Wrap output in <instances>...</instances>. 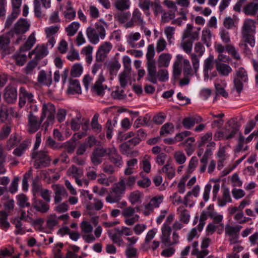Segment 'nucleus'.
I'll use <instances>...</instances> for the list:
<instances>
[{
	"instance_id": "51",
	"label": "nucleus",
	"mask_w": 258,
	"mask_h": 258,
	"mask_svg": "<svg viewBox=\"0 0 258 258\" xmlns=\"http://www.w3.org/2000/svg\"><path fill=\"white\" fill-rule=\"evenodd\" d=\"M19 142V140L16 134L11 135L9 139L7 142V144L5 145V149L9 151L11 150L17 145V143Z\"/></svg>"
},
{
	"instance_id": "3",
	"label": "nucleus",
	"mask_w": 258,
	"mask_h": 258,
	"mask_svg": "<svg viewBox=\"0 0 258 258\" xmlns=\"http://www.w3.org/2000/svg\"><path fill=\"white\" fill-rule=\"evenodd\" d=\"M256 21L250 19L244 20L241 30L242 38L245 42L248 43L251 47L255 44L253 33L255 31Z\"/></svg>"
},
{
	"instance_id": "45",
	"label": "nucleus",
	"mask_w": 258,
	"mask_h": 258,
	"mask_svg": "<svg viewBox=\"0 0 258 258\" xmlns=\"http://www.w3.org/2000/svg\"><path fill=\"white\" fill-rule=\"evenodd\" d=\"M195 40L190 39H183L180 43V47L187 54H190L192 51V44Z\"/></svg>"
},
{
	"instance_id": "43",
	"label": "nucleus",
	"mask_w": 258,
	"mask_h": 258,
	"mask_svg": "<svg viewBox=\"0 0 258 258\" xmlns=\"http://www.w3.org/2000/svg\"><path fill=\"white\" fill-rule=\"evenodd\" d=\"M36 38L33 34H31L28 37L25 43L21 47V51H26L31 49L34 44L35 43Z\"/></svg>"
},
{
	"instance_id": "41",
	"label": "nucleus",
	"mask_w": 258,
	"mask_h": 258,
	"mask_svg": "<svg viewBox=\"0 0 258 258\" xmlns=\"http://www.w3.org/2000/svg\"><path fill=\"white\" fill-rule=\"evenodd\" d=\"M138 160L136 158H133L126 162V168L124 170V174L130 175L134 172L135 166L137 165Z\"/></svg>"
},
{
	"instance_id": "32",
	"label": "nucleus",
	"mask_w": 258,
	"mask_h": 258,
	"mask_svg": "<svg viewBox=\"0 0 258 258\" xmlns=\"http://www.w3.org/2000/svg\"><path fill=\"white\" fill-rule=\"evenodd\" d=\"M10 40L6 36H0V51L5 55L9 54Z\"/></svg>"
},
{
	"instance_id": "31",
	"label": "nucleus",
	"mask_w": 258,
	"mask_h": 258,
	"mask_svg": "<svg viewBox=\"0 0 258 258\" xmlns=\"http://www.w3.org/2000/svg\"><path fill=\"white\" fill-rule=\"evenodd\" d=\"M68 91L71 94H81V88L79 81L77 79H71Z\"/></svg>"
},
{
	"instance_id": "6",
	"label": "nucleus",
	"mask_w": 258,
	"mask_h": 258,
	"mask_svg": "<svg viewBox=\"0 0 258 258\" xmlns=\"http://www.w3.org/2000/svg\"><path fill=\"white\" fill-rule=\"evenodd\" d=\"M248 77L247 71L243 67L239 68L235 71L233 78L234 88L238 93L243 90V83H247Z\"/></svg>"
},
{
	"instance_id": "19",
	"label": "nucleus",
	"mask_w": 258,
	"mask_h": 258,
	"mask_svg": "<svg viewBox=\"0 0 258 258\" xmlns=\"http://www.w3.org/2000/svg\"><path fill=\"white\" fill-rule=\"evenodd\" d=\"M203 120L202 118L198 114L185 117L182 120L183 126L186 129H190L196 123H199Z\"/></svg>"
},
{
	"instance_id": "12",
	"label": "nucleus",
	"mask_w": 258,
	"mask_h": 258,
	"mask_svg": "<svg viewBox=\"0 0 258 258\" xmlns=\"http://www.w3.org/2000/svg\"><path fill=\"white\" fill-rule=\"evenodd\" d=\"M112 48V44L108 41L104 42L99 47L96 54V62H102Z\"/></svg>"
},
{
	"instance_id": "29",
	"label": "nucleus",
	"mask_w": 258,
	"mask_h": 258,
	"mask_svg": "<svg viewBox=\"0 0 258 258\" xmlns=\"http://www.w3.org/2000/svg\"><path fill=\"white\" fill-rule=\"evenodd\" d=\"M46 202L41 200H36L32 204V207L38 212L45 213L48 211L49 206Z\"/></svg>"
},
{
	"instance_id": "42",
	"label": "nucleus",
	"mask_w": 258,
	"mask_h": 258,
	"mask_svg": "<svg viewBox=\"0 0 258 258\" xmlns=\"http://www.w3.org/2000/svg\"><path fill=\"white\" fill-rule=\"evenodd\" d=\"M150 160L151 156L148 155H145L140 163L141 168L147 173H150L151 171Z\"/></svg>"
},
{
	"instance_id": "36",
	"label": "nucleus",
	"mask_w": 258,
	"mask_h": 258,
	"mask_svg": "<svg viewBox=\"0 0 258 258\" xmlns=\"http://www.w3.org/2000/svg\"><path fill=\"white\" fill-rule=\"evenodd\" d=\"M142 15L140 11L138 9H136L133 11L132 19L135 22L136 25L141 26V29H143L145 22Z\"/></svg>"
},
{
	"instance_id": "64",
	"label": "nucleus",
	"mask_w": 258,
	"mask_h": 258,
	"mask_svg": "<svg viewBox=\"0 0 258 258\" xmlns=\"http://www.w3.org/2000/svg\"><path fill=\"white\" fill-rule=\"evenodd\" d=\"M213 62L214 56L212 55H210L204 60L203 70L211 71L214 67Z\"/></svg>"
},
{
	"instance_id": "39",
	"label": "nucleus",
	"mask_w": 258,
	"mask_h": 258,
	"mask_svg": "<svg viewBox=\"0 0 258 258\" xmlns=\"http://www.w3.org/2000/svg\"><path fill=\"white\" fill-rule=\"evenodd\" d=\"M183 59V56L181 54L176 55V60L173 64V73L175 77L179 76L181 73V63Z\"/></svg>"
},
{
	"instance_id": "55",
	"label": "nucleus",
	"mask_w": 258,
	"mask_h": 258,
	"mask_svg": "<svg viewBox=\"0 0 258 258\" xmlns=\"http://www.w3.org/2000/svg\"><path fill=\"white\" fill-rule=\"evenodd\" d=\"M208 216L213 219V223L219 224L221 226H224V224L221 223L223 218L222 215L218 214L216 212L212 211L208 212Z\"/></svg>"
},
{
	"instance_id": "27",
	"label": "nucleus",
	"mask_w": 258,
	"mask_h": 258,
	"mask_svg": "<svg viewBox=\"0 0 258 258\" xmlns=\"http://www.w3.org/2000/svg\"><path fill=\"white\" fill-rule=\"evenodd\" d=\"M17 98V90L14 87H7L4 94V98L9 103L14 102Z\"/></svg>"
},
{
	"instance_id": "26",
	"label": "nucleus",
	"mask_w": 258,
	"mask_h": 258,
	"mask_svg": "<svg viewBox=\"0 0 258 258\" xmlns=\"http://www.w3.org/2000/svg\"><path fill=\"white\" fill-rule=\"evenodd\" d=\"M193 26L191 24H188L185 30L183 31L182 39H190L193 40H198L199 37V31L192 32Z\"/></svg>"
},
{
	"instance_id": "7",
	"label": "nucleus",
	"mask_w": 258,
	"mask_h": 258,
	"mask_svg": "<svg viewBox=\"0 0 258 258\" xmlns=\"http://www.w3.org/2000/svg\"><path fill=\"white\" fill-rule=\"evenodd\" d=\"M240 124L235 118L230 119L227 123L224 133H220L224 137V140H230L234 137L235 135L240 132Z\"/></svg>"
},
{
	"instance_id": "20",
	"label": "nucleus",
	"mask_w": 258,
	"mask_h": 258,
	"mask_svg": "<svg viewBox=\"0 0 258 258\" xmlns=\"http://www.w3.org/2000/svg\"><path fill=\"white\" fill-rule=\"evenodd\" d=\"M52 188L54 191V202L55 203H59L63 198L67 197V191L63 186L54 184L52 185Z\"/></svg>"
},
{
	"instance_id": "57",
	"label": "nucleus",
	"mask_w": 258,
	"mask_h": 258,
	"mask_svg": "<svg viewBox=\"0 0 258 258\" xmlns=\"http://www.w3.org/2000/svg\"><path fill=\"white\" fill-rule=\"evenodd\" d=\"M61 148L64 149V152L67 153H73L76 148V145L73 141H68L60 145Z\"/></svg>"
},
{
	"instance_id": "33",
	"label": "nucleus",
	"mask_w": 258,
	"mask_h": 258,
	"mask_svg": "<svg viewBox=\"0 0 258 258\" xmlns=\"http://www.w3.org/2000/svg\"><path fill=\"white\" fill-rule=\"evenodd\" d=\"M177 214L179 220L180 222L187 224L190 219L189 212L183 206H180L177 208Z\"/></svg>"
},
{
	"instance_id": "10",
	"label": "nucleus",
	"mask_w": 258,
	"mask_h": 258,
	"mask_svg": "<svg viewBox=\"0 0 258 258\" xmlns=\"http://www.w3.org/2000/svg\"><path fill=\"white\" fill-rule=\"evenodd\" d=\"M194 49L196 54L191 53L190 56L193 68L197 73L200 66V58L203 55L205 49L201 42H198L196 43Z\"/></svg>"
},
{
	"instance_id": "34",
	"label": "nucleus",
	"mask_w": 258,
	"mask_h": 258,
	"mask_svg": "<svg viewBox=\"0 0 258 258\" xmlns=\"http://www.w3.org/2000/svg\"><path fill=\"white\" fill-rule=\"evenodd\" d=\"M258 11V4L250 2L246 4L243 8V12L248 16H254Z\"/></svg>"
},
{
	"instance_id": "63",
	"label": "nucleus",
	"mask_w": 258,
	"mask_h": 258,
	"mask_svg": "<svg viewBox=\"0 0 258 258\" xmlns=\"http://www.w3.org/2000/svg\"><path fill=\"white\" fill-rule=\"evenodd\" d=\"M116 8L119 10L123 11L130 7L129 0H117L115 2Z\"/></svg>"
},
{
	"instance_id": "23",
	"label": "nucleus",
	"mask_w": 258,
	"mask_h": 258,
	"mask_svg": "<svg viewBox=\"0 0 258 258\" xmlns=\"http://www.w3.org/2000/svg\"><path fill=\"white\" fill-rule=\"evenodd\" d=\"M215 67L217 71L222 76H228L232 72V68L227 64L219 60H215Z\"/></svg>"
},
{
	"instance_id": "17",
	"label": "nucleus",
	"mask_w": 258,
	"mask_h": 258,
	"mask_svg": "<svg viewBox=\"0 0 258 258\" xmlns=\"http://www.w3.org/2000/svg\"><path fill=\"white\" fill-rule=\"evenodd\" d=\"M155 54V51L154 44H149L147 47V52L146 53L147 69L149 68V69L151 70L154 69L155 64H156V60L154 58Z\"/></svg>"
},
{
	"instance_id": "2",
	"label": "nucleus",
	"mask_w": 258,
	"mask_h": 258,
	"mask_svg": "<svg viewBox=\"0 0 258 258\" xmlns=\"http://www.w3.org/2000/svg\"><path fill=\"white\" fill-rule=\"evenodd\" d=\"M56 108L54 104L50 102L44 103L42 106L41 121L46 120L42 124V127L46 130L49 126L52 125L55 120Z\"/></svg>"
},
{
	"instance_id": "28",
	"label": "nucleus",
	"mask_w": 258,
	"mask_h": 258,
	"mask_svg": "<svg viewBox=\"0 0 258 258\" xmlns=\"http://www.w3.org/2000/svg\"><path fill=\"white\" fill-rule=\"evenodd\" d=\"M232 199L231 198L229 189L224 187L222 189V197L218 198V205L220 207H223L226 205L227 203H231Z\"/></svg>"
},
{
	"instance_id": "25",
	"label": "nucleus",
	"mask_w": 258,
	"mask_h": 258,
	"mask_svg": "<svg viewBox=\"0 0 258 258\" xmlns=\"http://www.w3.org/2000/svg\"><path fill=\"white\" fill-rule=\"evenodd\" d=\"M114 230V232H112L111 230L108 231V236L113 243L120 246L124 243L122 238V235L119 231V228H115Z\"/></svg>"
},
{
	"instance_id": "49",
	"label": "nucleus",
	"mask_w": 258,
	"mask_h": 258,
	"mask_svg": "<svg viewBox=\"0 0 258 258\" xmlns=\"http://www.w3.org/2000/svg\"><path fill=\"white\" fill-rule=\"evenodd\" d=\"M83 71V68L82 64L80 63H76L72 67L71 75L73 77H79L82 75Z\"/></svg>"
},
{
	"instance_id": "14",
	"label": "nucleus",
	"mask_w": 258,
	"mask_h": 258,
	"mask_svg": "<svg viewBox=\"0 0 258 258\" xmlns=\"http://www.w3.org/2000/svg\"><path fill=\"white\" fill-rule=\"evenodd\" d=\"M28 124L27 131L30 134H33L36 132L40 128L42 121L38 120L37 116L34 115L33 114H28Z\"/></svg>"
},
{
	"instance_id": "62",
	"label": "nucleus",
	"mask_w": 258,
	"mask_h": 258,
	"mask_svg": "<svg viewBox=\"0 0 258 258\" xmlns=\"http://www.w3.org/2000/svg\"><path fill=\"white\" fill-rule=\"evenodd\" d=\"M38 63V61L34 58L30 61L24 69L25 73L27 75L31 74L33 70L37 67Z\"/></svg>"
},
{
	"instance_id": "44",
	"label": "nucleus",
	"mask_w": 258,
	"mask_h": 258,
	"mask_svg": "<svg viewBox=\"0 0 258 258\" xmlns=\"http://www.w3.org/2000/svg\"><path fill=\"white\" fill-rule=\"evenodd\" d=\"M107 68L110 75L116 76L120 68V64L119 63L118 61L114 60L113 61L110 62L108 64Z\"/></svg>"
},
{
	"instance_id": "30",
	"label": "nucleus",
	"mask_w": 258,
	"mask_h": 258,
	"mask_svg": "<svg viewBox=\"0 0 258 258\" xmlns=\"http://www.w3.org/2000/svg\"><path fill=\"white\" fill-rule=\"evenodd\" d=\"M162 242L167 245L168 243H170V236L171 232V227L169 225L163 224L162 228Z\"/></svg>"
},
{
	"instance_id": "37",
	"label": "nucleus",
	"mask_w": 258,
	"mask_h": 258,
	"mask_svg": "<svg viewBox=\"0 0 258 258\" xmlns=\"http://www.w3.org/2000/svg\"><path fill=\"white\" fill-rule=\"evenodd\" d=\"M67 174L74 178H81L83 174V169L73 165L67 170Z\"/></svg>"
},
{
	"instance_id": "22",
	"label": "nucleus",
	"mask_w": 258,
	"mask_h": 258,
	"mask_svg": "<svg viewBox=\"0 0 258 258\" xmlns=\"http://www.w3.org/2000/svg\"><path fill=\"white\" fill-rule=\"evenodd\" d=\"M105 81V79L102 75L100 74L95 83L91 87V91L95 93L97 95L100 96L104 93V88L102 83Z\"/></svg>"
},
{
	"instance_id": "58",
	"label": "nucleus",
	"mask_w": 258,
	"mask_h": 258,
	"mask_svg": "<svg viewBox=\"0 0 258 258\" xmlns=\"http://www.w3.org/2000/svg\"><path fill=\"white\" fill-rule=\"evenodd\" d=\"M82 123V120L80 115L72 119L71 121V127L73 131H78L80 128V125Z\"/></svg>"
},
{
	"instance_id": "38",
	"label": "nucleus",
	"mask_w": 258,
	"mask_h": 258,
	"mask_svg": "<svg viewBox=\"0 0 258 258\" xmlns=\"http://www.w3.org/2000/svg\"><path fill=\"white\" fill-rule=\"evenodd\" d=\"M243 140L244 136H242L241 132H239V137L238 140V143L234 149V152L235 153H239L242 151H245L248 150V146L245 144Z\"/></svg>"
},
{
	"instance_id": "50",
	"label": "nucleus",
	"mask_w": 258,
	"mask_h": 258,
	"mask_svg": "<svg viewBox=\"0 0 258 258\" xmlns=\"http://www.w3.org/2000/svg\"><path fill=\"white\" fill-rule=\"evenodd\" d=\"M111 96L112 98L116 100H122L126 97L124 90L122 89L120 90L118 86L116 87L115 90L112 91Z\"/></svg>"
},
{
	"instance_id": "13",
	"label": "nucleus",
	"mask_w": 258,
	"mask_h": 258,
	"mask_svg": "<svg viewBox=\"0 0 258 258\" xmlns=\"http://www.w3.org/2000/svg\"><path fill=\"white\" fill-rule=\"evenodd\" d=\"M26 101H28V103L35 102L34 99V95L25 87H21L19 90V106L20 107H23L25 105Z\"/></svg>"
},
{
	"instance_id": "48",
	"label": "nucleus",
	"mask_w": 258,
	"mask_h": 258,
	"mask_svg": "<svg viewBox=\"0 0 258 258\" xmlns=\"http://www.w3.org/2000/svg\"><path fill=\"white\" fill-rule=\"evenodd\" d=\"M130 74V71H128V69L119 74L118 79L121 88H124L127 86V78Z\"/></svg>"
},
{
	"instance_id": "61",
	"label": "nucleus",
	"mask_w": 258,
	"mask_h": 258,
	"mask_svg": "<svg viewBox=\"0 0 258 258\" xmlns=\"http://www.w3.org/2000/svg\"><path fill=\"white\" fill-rule=\"evenodd\" d=\"M174 158L178 164L184 163L186 160L184 153L181 151H176L174 154Z\"/></svg>"
},
{
	"instance_id": "18",
	"label": "nucleus",
	"mask_w": 258,
	"mask_h": 258,
	"mask_svg": "<svg viewBox=\"0 0 258 258\" xmlns=\"http://www.w3.org/2000/svg\"><path fill=\"white\" fill-rule=\"evenodd\" d=\"M119 148L120 152L128 157H137L139 155L138 151L133 150V146L127 142L120 145Z\"/></svg>"
},
{
	"instance_id": "24",
	"label": "nucleus",
	"mask_w": 258,
	"mask_h": 258,
	"mask_svg": "<svg viewBox=\"0 0 258 258\" xmlns=\"http://www.w3.org/2000/svg\"><path fill=\"white\" fill-rule=\"evenodd\" d=\"M37 81L41 85L50 86L52 82L51 72L47 74L44 70L40 71L38 74Z\"/></svg>"
},
{
	"instance_id": "47",
	"label": "nucleus",
	"mask_w": 258,
	"mask_h": 258,
	"mask_svg": "<svg viewBox=\"0 0 258 258\" xmlns=\"http://www.w3.org/2000/svg\"><path fill=\"white\" fill-rule=\"evenodd\" d=\"M79 27V23L77 22H72L66 28V31L67 33V35L70 37L75 35Z\"/></svg>"
},
{
	"instance_id": "16",
	"label": "nucleus",
	"mask_w": 258,
	"mask_h": 258,
	"mask_svg": "<svg viewBox=\"0 0 258 258\" xmlns=\"http://www.w3.org/2000/svg\"><path fill=\"white\" fill-rule=\"evenodd\" d=\"M29 27L30 25L26 19H21L15 24L11 32L17 35L22 34L29 30Z\"/></svg>"
},
{
	"instance_id": "40",
	"label": "nucleus",
	"mask_w": 258,
	"mask_h": 258,
	"mask_svg": "<svg viewBox=\"0 0 258 258\" xmlns=\"http://www.w3.org/2000/svg\"><path fill=\"white\" fill-rule=\"evenodd\" d=\"M30 142L24 141L13 151V154L18 157H21L24 153L26 149L30 145Z\"/></svg>"
},
{
	"instance_id": "8",
	"label": "nucleus",
	"mask_w": 258,
	"mask_h": 258,
	"mask_svg": "<svg viewBox=\"0 0 258 258\" xmlns=\"http://www.w3.org/2000/svg\"><path fill=\"white\" fill-rule=\"evenodd\" d=\"M164 196L163 195H157L153 197L148 203L143 204L144 209L143 211V214L149 216L153 212L155 208L159 207L160 205L163 202Z\"/></svg>"
},
{
	"instance_id": "56",
	"label": "nucleus",
	"mask_w": 258,
	"mask_h": 258,
	"mask_svg": "<svg viewBox=\"0 0 258 258\" xmlns=\"http://www.w3.org/2000/svg\"><path fill=\"white\" fill-rule=\"evenodd\" d=\"M211 37V32L209 29H206L203 30L202 40L204 43L206 44L207 47H209L211 45L210 41Z\"/></svg>"
},
{
	"instance_id": "60",
	"label": "nucleus",
	"mask_w": 258,
	"mask_h": 258,
	"mask_svg": "<svg viewBox=\"0 0 258 258\" xmlns=\"http://www.w3.org/2000/svg\"><path fill=\"white\" fill-rule=\"evenodd\" d=\"M226 50L234 59L237 60L240 59V56L239 53L233 45L230 44L227 45L226 46Z\"/></svg>"
},
{
	"instance_id": "54",
	"label": "nucleus",
	"mask_w": 258,
	"mask_h": 258,
	"mask_svg": "<svg viewBox=\"0 0 258 258\" xmlns=\"http://www.w3.org/2000/svg\"><path fill=\"white\" fill-rule=\"evenodd\" d=\"M152 3V2H151L150 0L139 1V7L144 12L145 14L147 16H149L150 15L149 9L150 6H151Z\"/></svg>"
},
{
	"instance_id": "46",
	"label": "nucleus",
	"mask_w": 258,
	"mask_h": 258,
	"mask_svg": "<svg viewBox=\"0 0 258 258\" xmlns=\"http://www.w3.org/2000/svg\"><path fill=\"white\" fill-rule=\"evenodd\" d=\"M200 190V186L198 185H196L194 186L193 189L187 192L186 195L184 197V200H183V204L185 205V206H187L188 204V202L189 201V198L191 196L193 195L195 197H197L199 195V193Z\"/></svg>"
},
{
	"instance_id": "4",
	"label": "nucleus",
	"mask_w": 258,
	"mask_h": 258,
	"mask_svg": "<svg viewBox=\"0 0 258 258\" xmlns=\"http://www.w3.org/2000/svg\"><path fill=\"white\" fill-rule=\"evenodd\" d=\"M87 36L91 43L97 44L100 38L104 39L106 36L105 28L100 23H96L94 28L89 27L86 30Z\"/></svg>"
},
{
	"instance_id": "9",
	"label": "nucleus",
	"mask_w": 258,
	"mask_h": 258,
	"mask_svg": "<svg viewBox=\"0 0 258 258\" xmlns=\"http://www.w3.org/2000/svg\"><path fill=\"white\" fill-rule=\"evenodd\" d=\"M242 226L239 225L231 226L227 224L225 228V235L229 236V241L230 244L236 243L239 237V232Z\"/></svg>"
},
{
	"instance_id": "15",
	"label": "nucleus",
	"mask_w": 258,
	"mask_h": 258,
	"mask_svg": "<svg viewBox=\"0 0 258 258\" xmlns=\"http://www.w3.org/2000/svg\"><path fill=\"white\" fill-rule=\"evenodd\" d=\"M109 160L115 167L120 168L123 164L122 157L118 154L114 147L109 148L108 153Z\"/></svg>"
},
{
	"instance_id": "5",
	"label": "nucleus",
	"mask_w": 258,
	"mask_h": 258,
	"mask_svg": "<svg viewBox=\"0 0 258 258\" xmlns=\"http://www.w3.org/2000/svg\"><path fill=\"white\" fill-rule=\"evenodd\" d=\"M147 70V75L146 80L153 84H157L158 80L165 82L168 80V71L165 69H160L157 72L156 64L153 70H150L149 68Z\"/></svg>"
},
{
	"instance_id": "35",
	"label": "nucleus",
	"mask_w": 258,
	"mask_h": 258,
	"mask_svg": "<svg viewBox=\"0 0 258 258\" xmlns=\"http://www.w3.org/2000/svg\"><path fill=\"white\" fill-rule=\"evenodd\" d=\"M171 59V55L169 53H161L158 59V66L159 68L167 67Z\"/></svg>"
},
{
	"instance_id": "59",
	"label": "nucleus",
	"mask_w": 258,
	"mask_h": 258,
	"mask_svg": "<svg viewBox=\"0 0 258 258\" xmlns=\"http://www.w3.org/2000/svg\"><path fill=\"white\" fill-rule=\"evenodd\" d=\"M98 114H95L92 119L91 125L95 132L100 133L102 131V126L98 123Z\"/></svg>"
},
{
	"instance_id": "52",
	"label": "nucleus",
	"mask_w": 258,
	"mask_h": 258,
	"mask_svg": "<svg viewBox=\"0 0 258 258\" xmlns=\"http://www.w3.org/2000/svg\"><path fill=\"white\" fill-rule=\"evenodd\" d=\"M198 159L195 156L192 157L189 162L186 171L187 175L186 176H189L190 174H191L195 170V168L198 165Z\"/></svg>"
},
{
	"instance_id": "21",
	"label": "nucleus",
	"mask_w": 258,
	"mask_h": 258,
	"mask_svg": "<svg viewBox=\"0 0 258 258\" xmlns=\"http://www.w3.org/2000/svg\"><path fill=\"white\" fill-rule=\"evenodd\" d=\"M48 53L46 47L44 45L37 46L29 54V56L31 58L32 55L35 54L34 58L37 61H39L44 57Z\"/></svg>"
},
{
	"instance_id": "11",
	"label": "nucleus",
	"mask_w": 258,
	"mask_h": 258,
	"mask_svg": "<svg viewBox=\"0 0 258 258\" xmlns=\"http://www.w3.org/2000/svg\"><path fill=\"white\" fill-rule=\"evenodd\" d=\"M32 157L35 159L34 166L36 169L40 168L41 167H46L49 165L50 160H45L47 157V153L45 151L36 152L33 151Z\"/></svg>"
},
{
	"instance_id": "1",
	"label": "nucleus",
	"mask_w": 258,
	"mask_h": 258,
	"mask_svg": "<svg viewBox=\"0 0 258 258\" xmlns=\"http://www.w3.org/2000/svg\"><path fill=\"white\" fill-rule=\"evenodd\" d=\"M125 188L124 179L120 178L110 188L109 194L106 197V201L110 204L118 203L122 199Z\"/></svg>"
},
{
	"instance_id": "53",
	"label": "nucleus",
	"mask_w": 258,
	"mask_h": 258,
	"mask_svg": "<svg viewBox=\"0 0 258 258\" xmlns=\"http://www.w3.org/2000/svg\"><path fill=\"white\" fill-rule=\"evenodd\" d=\"M162 171L166 174L169 179L173 178L175 174L174 168L169 164H167L163 167Z\"/></svg>"
}]
</instances>
